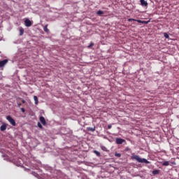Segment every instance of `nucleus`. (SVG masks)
Returning <instances> with one entry per match:
<instances>
[{
  "label": "nucleus",
  "instance_id": "15",
  "mask_svg": "<svg viewBox=\"0 0 179 179\" xmlns=\"http://www.w3.org/2000/svg\"><path fill=\"white\" fill-rule=\"evenodd\" d=\"M1 157H3V160H6L7 162L9 160V157L5 154H3Z\"/></svg>",
  "mask_w": 179,
  "mask_h": 179
},
{
  "label": "nucleus",
  "instance_id": "31",
  "mask_svg": "<svg viewBox=\"0 0 179 179\" xmlns=\"http://www.w3.org/2000/svg\"><path fill=\"white\" fill-rule=\"evenodd\" d=\"M22 103H23V104H24V103H26V101L24 99H22Z\"/></svg>",
  "mask_w": 179,
  "mask_h": 179
},
{
  "label": "nucleus",
  "instance_id": "14",
  "mask_svg": "<svg viewBox=\"0 0 179 179\" xmlns=\"http://www.w3.org/2000/svg\"><path fill=\"white\" fill-rule=\"evenodd\" d=\"M100 148L101 149V150H103V152H108V150L107 149V148L104 145H100Z\"/></svg>",
  "mask_w": 179,
  "mask_h": 179
},
{
  "label": "nucleus",
  "instance_id": "36",
  "mask_svg": "<svg viewBox=\"0 0 179 179\" xmlns=\"http://www.w3.org/2000/svg\"><path fill=\"white\" fill-rule=\"evenodd\" d=\"M104 138H105V139H107V137L105 136Z\"/></svg>",
  "mask_w": 179,
  "mask_h": 179
},
{
  "label": "nucleus",
  "instance_id": "26",
  "mask_svg": "<svg viewBox=\"0 0 179 179\" xmlns=\"http://www.w3.org/2000/svg\"><path fill=\"white\" fill-rule=\"evenodd\" d=\"M124 150H125V152H131V148H129V147H126Z\"/></svg>",
  "mask_w": 179,
  "mask_h": 179
},
{
  "label": "nucleus",
  "instance_id": "20",
  "mask_svg": "<svg viewBox=\"0 0 179 179\" xmlns=\"http://www.w3.org/2000/svg\"><path fill=\"white\" fill-rule=\"evenodd\" d=\"M43 30H44V31H45V33H49V32H50V29H48V25H45V26L43 27Z\"/></svg>",
  "mask_w": 179,
  "mask_h": 179
},
{
  "label": "nucleus",
  "instance_id": "37",
  "mask_svg": "<svg viewBox=\"0 0 179 179\" xmlns=\"http://www.w3.org/2000/svg\"><path fill=\"white\" fill-rule=\"evenodd\" d=\"M27 170H30V169H27Z\"/></svg>",
  "mask_w": 179,
  "mask_h": 179
},
{
  "label": "nucleus",
  "instance_id": "16",
  "mask_svg": "<svg viewBox=\"0 0 179 179\" xmlns=\"http://www.w3.org/2000/svg\"><path fill=\"white\" fill-rule=\"evenodd\" d=\"M159 173H160V171L158 169H155V170L152 171L153 176H157V174H159Z\"/></svg>",
  "mask_w": 179,
  "mask_h": 179
},
{
  "label": "nucleus",
  "instance_id": "8",
  "mask_svg": "<svg viewBox=\"0 0 179 179\" xmlns=\"http://www.w3.org/2000/svg\"><path fill=\"white\" fill-rule=\"evenodd\" d=\"M39 120L41 121V123L42 124V125H47V122H45V118H44L43 116H41L39 117Z\"/></svg>",
  "mask_w": 179,
  "mask_h": 179
},
{
  "label": "nucleus",
  "instance_id": "21",
  "mask_svg": "<svg viewBox=\"0 0 179 179\" xmlns=\"http://www.w3.org/2000/svg\"><path fill=\"white\" fill-rule=\"evenodd\" d=\"M66 33V31H63L62 32V36H63L64 38H65V40H66V38H68V36H65V34Z\"/></svg>",
  "mask_w": 179,
  "mask_h": 179
},
{
  "label": "nucleus",
  "instance_id": "5",
  "mask_svg": "<svg viewBox=\"0 0 179 179\" xmlns=\"http://www.w3.org/2000/svg\"><path fill=\"white\" fill-rule=\"evenodd\" d=\"M24 24H25L26 27H30V26H31V21H30V20L29 18H27L24 20Z\"/></svg>",
  "mask_w": 179,
  "mask_h": 179
},
{
  "label": "nucleus",
  "instance_id": "10",
  "mask_svg": "<svg viewBox=\"0 0 179 179\" xmlns=\"http://www.w3.org/2000/svg\"><path fill=\"white\" fill-rule=\"evenodd\" d=\"M142 6H148V1L146 0H140Z\"/></svg>",
  "mask_w": 179,
  "mask_h": 179
},
{
  "label": "nucleus",
  "instance_id": "25",
  "mask_svg": "<svg viewBox=\"0 0 179 179\" xmlns=\"http://www.w3.org/2000/svg\"><path fill=\"white\" fill-rule=\"evenodd\" d=\"M38 128H40L41 129H43V125L41 124V123H40V122H38Z\"/></svg>",
  "mask_w": 179,
  "mask_h": 179
},
{
  "label": "nucleus",
  "instance_id": "13",
  "mask_svg": "<svg viewBox=\"0 0 179 179\" xmlns=\"http://www.w3.org/2000/svg\"><path fill=\"white\" fill-rule=\"evenodd\" d=\"M87 130L90 131V132H94L96 131V127H87Z\"/></svg>",
  "mask_w": 179,
  "mask_h": 179
},
{
  "label": "nucleus",
  "instance_id": "24",
  "mask_svg": "<svg viewBox=\"0 0 179 179\" xmlns=\"http://www.w3.org/2000/svg\"><path fill=\"white\" fill-rule=\"evenodd\" d=\"M150 22V20H149L148 21L143 20L142 24H148Z\"/></svg>",
  "mask_w": 179,
  "mask_h": 179
},
{
  "label": "nucleus",
  "instance_id": "33",
  "mask_svg": "<svg viewBox=\"0 0 179 179\" xmlns=\"http://www.w3.org/2000/svg\"><path fill=\"white\" fill-rule=\"evenodd\" d=\"M171 164H173V166H176V162H171Z\"/></svg>",
  "mask_w": 179,
  "mask_h": 179
},
{
  "label": "nucleus",
  "instance_id": "32",
  "mask_svg": "<svg viewBox=\"0 0 179 179\" xmlns=\"http://www.w3.org/2000/svg\"><path fill=\"white\" fill-rule=\"evenodd\" d=\"M20 106H22V104L20 103H17V107H20Z\"/></svg>",
  "mask_w": 179,
  "mask_h": 179
},
{
  "label": "nucleus",
  "instance_id": "23",
  "mask_svg": "<svg viewBox=\"0 0 179 179\" xmlns=\"http://www.w3.org/2000/svg\"><path fill=\"white\" fill-rule=\"evenodd\" d=\"M115 157H121V153L115 152Z\"/></svg>",
  "mask_w": 179,
  "mask_h": 179
},
{
  "label": "nucleus",
  "instance_id": "11",
  "mask_svg": "<svg viewBox=\"0 0 179 179\" xmlns=\"http://www.w3.org/2000/svg\"><path fill=\"white\" fill-rule=\"evenodd\" d=\"M162 165L165 166H170V161H164L162 162Z\"/></svg>",
  "mask_w": 179,
  "mask_h": 179
},
{
  "label": "nucleus",
  "instance_id": "18",
  "mask_svg": "<svg viewBox=\"0 0 179 179\" xmlns=\"http://www.w3.org/2000/svg\"><path fill=\"white\" fill-rule=\"evenodd\" d=\"M94 153L97 156V157H100V156H101V154H100V152L96 150H94Z\"/></svg>",
  "mask_w": 179,
  "mask_h": 179
},
{
  "label": "nucleus",
  "instance_id": "3",
  "mask_svg": "<svg viewBox=\"0 0 179 179\" xmlns=\"http://www.w3.org/2000/svg\"><path fill=\"white\" fill-rule=\"evenodd\" d=\"M115 143L117 145H122V143H127V141H125V139L117 137L115 139Z\"/></svg>",
  "mask_w": 179,
  "mask_h": 179
},
{
  "label": "nucleus",
  "instance_id": "9",
  "mask_svg": "<svg viewBox=\"0 0 179 179\" xmlns=\"http://www.w3.org/2000/svg\"><path fill=\"white\" fill-rule=\"evenodd\" d=\"M128 22H137L138 23H142L143 22V20H136V19H134V18H129L128 20Z\"/></svg>",
  "mask_w": 179,
  "mask_h": 179
},
{
  "label": "nucleus",
  "instance_id": "27",
  "mask_svg": "<svg viewBox=\"0 0 179 179\" xmlns=\"http://www.w3.org/2000/svg\"><path fill=\"white\" fill-rule=\"evenodd\" d=\"M32 176H34V177H38V173H37L33 171V172H32Z\"/></svg>",
  "mask_w": 179,
  "mask_h": 179
},
{
  "label": "nucleus",
  "instance_id": "2",
  "mask_svg": "<svg viewBox=\"0 0 179 179\" xmlns=\"http://www.w3.org/2000/svg\"><path fill=\"white\" fill-rule=\"evenodd\" d=\"M6 120L11 125H13V127H16V121H15V119L12 118V116L8 115L6 117Z\"/></svg>",
  "mask_w": 179,
  "mask_h": 179
},
{
  "label": "nucleus",
  "instance_id": "17",
  "mask_svg": "<svg viewBox=\"0 0 179 179\" xmlns=\"http://www.w3.org/2000/svg\"><path fill=\"white\" fill-rule=\"evenodd\" d=\"M96 15H98L99 16H101V15H104V11L99 10L96 12Z\"/></svg>",
  "mask_w": 179,
  "mask_h": 179
},
{
  "label": "nucleus",
  "instance_id": "28",
  "mask_svg": "<svg viewBox=\"0 0 179 179\" xmlns=\"http://www.w3.org/2000/svg\"><path fill=\"white\" fill-rule=\"evenodd\" d=\"M93 45H94V43L93 42H91L90 44L88 45V48H92V47H93Z\"/></svg>",
  "mask_w": 179,
  "mask_h": 179
},
{
  "label": "nucleus",
  "instance_id": "6",
  "mask_svg": "<svg viewBox=\"0 0 179 179\" xmlns=\"http://www.w3.org/2000/svg\"><path fill=\"white\" fill-rule=\"evenodd\" d=\"M7 127L8 124H6V123H2L1 126L0 127V131H1V132L6 131Z\"/></svg>",
  "mask_w": 179,
  "mask_h": 179
},
{
  "label": "nucleus",
  "instance_id": "29",
  "mask_svg": "<svg viewBox=\"0 0 179 179\" xmlns=\"http://www.w3.org/2000/svg\"><path fill=\"white\" fill-rule=\"evenodd\" d=\"M21 111L22 113H25L26 110L24 109V108H21Z\"/></svg>",
  "mask_w": 179,
  "mask_h": 179
},
{
  "label": "nucleus",
  "instance_id": "34",
  "mask_svg": "<svg viewBox=\"0 0 179 179\" xmlns=\"http://www.w3.org/2000/svg\"><path fill=\"white\" fill-rule=\"evenodd\" d=\"M17 166L18 167H20V166H22V164H17Z\"/></svg>",
  "mask_w": 179,
  "mask_h": 179
},
{
  "label": "nucleus",
  "instance_id": "22",
  "mask_svg": "<svg viewBox=\"0 0 179 179\" xmlns=\"http://www.w3.org/2000/svg\"><path fill=\"white\" fill-rule=\"evenodd\" d=\"M164 37H165V38H170V36H169L168 33H164Z\"/></svg>",
  "mask_w": 179,
  "mask_h": 179
},
{
  "label": "nucleus",
  "instance_id": "35",
  "mask_svg": "<svg viewBox=\"0 0 179 179\" xmlns=\"http://www.w3.org/2000/svg\"><path fill=\"white\" fill-rule=\"evenodd\" d=\"M3 150H0V152H1V153H3Z\"/></svg>",
  "mask_w": 179,
  "mask_h": 179
},
{
  "label": "nucleus",
  "instance_id": "12",
  "mask_svg": "<svg viewBox=\"0 0 179 179\" xmlns=\"http://www.w3.org/2000/svg\"><path fill=\"white\" fill-rule=\"evenodd\" d=\"M20 36H23V34H24V29H23V27H20Z\"/></svg>",
  "mask_w": 179,
  "mask_h": 179
},
{
  "label": "nucleus",
  "instance_id": "19",
  "mask_svg": "<svg viewBox=\"0 0 179 179\" xmlns=\"http://www.w3.org/2000/svg\"><path fill=\"white\" fill-rule=\"evenodd\" d=\"M34 100L36 105L38 104V98L37 97V96H34Z\"/></svg>",
  "mask_w": 179,
  "mask_h": 179
},
{
  "label": "nucleus",
  "instance_id": "1",
  "mask_svg": "<svg viewBox=\"0 0 179 179\" xmlns=\"http://www.w3.org/2000/svg\"><path fill=\"white\" fill-rule=\"evenodd\" d=\"M131 160H136L138 163H145V164H150V162L148 161L145 158H141L139 155H132L131 157Z\"/></svg>",
  "mask_w": 179,
  "mask_h": 179
},
{
  "label": "nucleus",
  "instance_id": "38",
  "mask_svg": "<svg viewBox=\"0 0 179 179\" xmlns=\"http://www.w3.org/2000/svg\"><path fill=\"white\" fill-rule=\"evenodd\" d=\"M108 141H109V142H110V139H108Z\"/></svg>",
  "mask_w": 179,
  "mask_h": 179
},
{
  "label": "nucleus",
  "instance_id": "4",
  "mask_svg": "<svg viewBox=\"0 0 179 179\" xmlns=\"http://www.w3.org/2000/svg\"><path fill=\"white\" fill-rule=\"evenodd\" d=\"M27 166H29L30 169H32V170H40L38 166H37V164H35L33 162H29Z\"/></svg>",
  "mask_w": 179,
  "mask_h": 179
},
{
  "label": "nucleus",
  "instance_id": "7",
  "mask_svg": "<svg viewBox=\"0 0 179 179\" xmlns=\"http://www.w3.org/2000/svg\"><path fill=\"white\" fill-rule=\"evenodd\" d=\"M6 64H8V59L0 61V68H2V66H5Z\"/></svg>",
  "mask_w": 179,
  "mask_h": 179
},
{
  "label": "nucleus",
  "instance_id": "30",
  "mask_svg": "<svg viewBox=\"0 0 179 179\" xmlns=\"http://www.w3.org/2000/svg\"><path fill=\"white\" fill-rule=\"evenodd\" d=\"M112 127L113 126L111 124H108V129H111Z\"/></svg>",
  "mask_w": 179,
  "mask_h": 179
}]
</instances>
